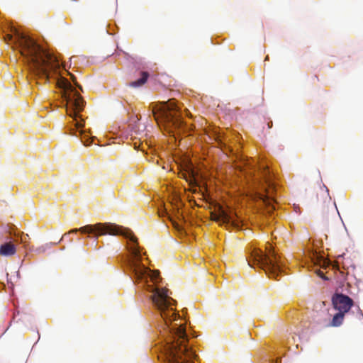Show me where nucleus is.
<instances>
[{"label": "nucleus", "mask_w": 363, "mask_h": 363, "mask_svg": "<svg viewBox=\"0 0 363 363\" xmlns=\"http://www.w3.org/2000/svg\"><path fill=\"white\" fill-rule=\"evenodd\" d=\"M150 298L154 307L160 313L162 320L163 335H166L164 352L167 363H194L196 355L188 342L185 328L181 323H177L179 318L174 310V301L169 296L168 289L152 287Z\"/></svg>", "instance_id": "nucleus-1"}, {"label": "nucleus", "mask_w": 363, "mask_h": 363, "mask_svg": "<svg viewBox=\"0 0 363 363\" xmlns=\"http://www.w3.org/2000/svg\"><path fill=\"white\" fill-rule=\"evenodd\" d=\"M4 40L12 42L18 50L30 71L40 78L49 79V69L60 67L57 58L45 50L35 40L26 34L14 30L13 35L6 34Z\"/></svg>", "instance_id": "nucleus-2"}, {"label": "nucleus", "mask_w": 363, "mask_h": 363, "mask_svg": "<svg viewBox=\"0 0 363 363\" xmlns=\"http://www.w3.org/2000/svg\"><path fill=\"white\" fill-rule=\"evenodd\" d=\"M78 231L82 233H94L96 237L95 240H96L99 236L107 234L112 235H121L124 236L129 240L128 250L134 257V259L130 262V267L134 273L135 278L137 279H147V277H150L149 274L150 270L139 262L140 252L138 247V239L130 229L124 228L111 223H99L95 225H86L80 228L72 229L67 233L64 234L60 240H62L67 234L75 233Z\"/></svg>", "instance_id": "nucleus-3"}, {"label": "nucleus", "mask_w": 363, "mask_h": 363, "mask_svg": "<svg viewBox=\"0 0 363 363\" xmlns=\"http://www.w3.org/2000/svg\"><path fill=\"white\" fill-rule=\"evenodd\" d=\"M57 86L62 90V97L66 101L65 108L67 114L75 121L76 128L84 126L82 120L77 121L81 117L80 112L83 111L85 101L76 89L65 78H61L57 81Z\"/></svg>", "instance_id": "nucleus-4"}, {"label": "nucleus", "mask_w": 363, "mask_h": 363, "mask_svg": "<svg viewBox=\"0 0 363 363\" xmlns=\"http://www.w3.org/2000/svg\"><path fill=\"white\" fill-rule=\"evenodd\" d=\"M266 250L264 252L257 248L251 250L250 256L247 258V264L251 267H260L269 276H277L281 268L280 257L270 245L267 247Z\"/></svg>", "instance_id": "nucleus-5"}, {"label": "nucleus", "mask_w": 363, "mask_h": 363, "mask_svg": "<svg viewBox=\"0 0 363 363\" xmlns=\"http://www.w3.org/2000/svg\"><path fill=\"white\" fill-rule=\"evenodd\" d=\"M153 116L159 125L165 128L179 129L183 125L179 108L174 99L157 104L152 109Z\"/></svg>", "instance_id": "nucleus-6"}, {"label": "nucleus", "mask_w": 363, "mask_h": 363, "mask_svg": "<svg viewBox=\"0 0 363 363\" xmlns=\"http://www.w3.org/2000/svg\"><path fill=\"white\" fill-rule=\"evenodd\" d=\"M211 220L219 223L220 225L231 226L235 229L240 230L242 228V221L235 215L232 216L228 213L222 206H218L217 211L211 212Z\"/></svg>", "instance_id": "nucleus-7"}, {"label": "nucleus", "mask_w": 363, "mask_h": 363, "mask_svg": "<svg viewBox=\"0 0 363 363\" xmlns=\"http://www.w3.org/2000/svg\"><path fill=\"white\" fill-rule=\"evenodd\" d=\"M262 176L266 186H262V191L257 190L255 193V197L257 200L262 201L267 206H272L274 199L272 193L274 191V184L271 182L269 177V170L267 168H264L262 170Z\"/></svg>", "instance_id": "nucleus-8"}, {"label": "nucleus", "mask_w": 363, "mask_h": 363, "mask_svg": "<svg viewBox=\"0 0 363 363\" xmlns=\"http://www.w3.org/2000/svg\"><path fill=\"white\" fill-rule=\"evenodd\" d=\"M332 303L335 310L347 313L353 306L354 301L346 295L335 293L332 297Z\"/></svg>", "instance_id": "nucleus-9"}, {"label": "nucleus", "mask_w": 363, "mask_h": 363, "mask_svg": "<svg viewBox=\"0 0 363 363\" xmlns=\"http://www.w3.org/2000/svg\"><path fill=\"white\" fill-rule=\"evenodd\" d=\"M16 252V246L11 242H6L0 245V256L10 257Z\"/></svg>", "instance_id": "nucleus-10"}, {"label": "nucleus", "mask_w": 363, "mask_h": 363, "mask_svg": "<svg viewBox=\"0 0 363 363\" xmlns=\"http://www.w3.org/2000/svg\"><path fill=\"white\" fill-rule=\"evenodd\" d=\"M345 313H343L342 312L338 311L337 313H335L332 320L328 323V327H339L340 326L344 320Z\"/></svg>", "instance_id": "nucleus-11"}, {"label": "nucleus", "mask_w": 363, "mask_h": 363, "mask_svg": "<svg viewBox=\"0 0 363 363\" xmlns=\"http://www.w3.org/2000/svg\"><path fill=\"white\" fill-rule=\"evenodd\" d=\"M140 74L141 77L139 79L132 82L129 84L130 86L135 88L139 87L147 82V78L149 77V74L147 72H142Z\"/></svg>", "instance_id": "nucleus-12"}, {"label": "nucleus", "mask_w": 363, "mask_h": 363, "mask_svg": "<svg viewBox=\"0 0 363 363\" xmlns=\"http://www.w3.org/2000/svg\"><path fill=\"white\" fill-rule=\"evenodd\" d=\"M184 177H185L186 180L187 182H189L190 184H194L196 182L192 171L191 172L188 173V177L186 175H185Z\"/></svg>", "instance_id": "nucleus-13"}, {"label": "nucleus", "mask_w": 363, "mask_h": 363, "mask_svg": "<svg viewBox=\"0 0 363 363\" xmlns=\"http://www.w3.org/2000/svg\"><path fill=\"white\" fill-rule=\"evenodd\" d=\"M84 135L83 131H82V130H80V131H79V135L81 136V140H82V142L84 143V145L85 146L90 145L91 142H90V143L89 142V139H85V137H84V138H83V137H82V135Z\"/></svg>", "instance_id": "nucleus-14"}, {"label": "nucleus", "mask_w": 363, "mask_h": 363, "mask_svg": "<svg viewBox=\"0 0 363 363\" xmlns=\"http://www.w3.org/2000/svg\"><path fill=\"white\" fill-rule=\"evenodd\" d=\"M36 251L39 253H43L45 251V246L39 247Z\"/></svg>", "instance_id": "nucleus-15"}, {"label": "nucleus", "mask_w": 363, "mask_h": 363, "mask_svg": "<svg viewBox=\"0 0 363 363\" xmlns=\"http://www.w3.org/2000/svg\"><path fill=\"white\" fill-rule=\"evenodd\" d=\"M319 276L321 277L323 279H326V278L323 276V273L322 272H319Z\"/></svg>", "instance_id": "nucleus-16"}, {"label": "nucleus", "mask_w": 363, "mask_h": 363, "mask_svg": "<svg viewBox=\"0 0 363 363\" xmlns=\"http://www.w3.org/2000/svg\"><path fill=\"white\" fill-rule=\"evenodd\" d=\"M69 74L71 76L72 79L74 82L75 77L73 74L69 73Z\"/></svg>", "instance_id": "nucleus-17"}, {"label": "nucleus", "mask_w": 363, "mask_h": 363, "mask_svg": "<svg viewBox=\"0 0 363 363\" xmlns=\"http://www.w3.org/2000/svg\"><path fill=\"white\" fill-rule=\"evenodd\" d=\"M74 84H75V85H76L77 87H79L81 90H82V86H81L80 85L77 84V83L76 82H74Z\"/></svg>", "instance_id": "nucleus-18"}, {"label": "nucleus", "mask_w": 363, "mask_h": 363, "mask_svg": "<svg viewBox=\"0 0 363 363\" xmlns=\"http://www.w3.org/2000/svg\"><path fill=\"white\" fill-rule=\"evenodd\" d=\"M70 134H71V135H74V136H76V137H78V135H77V133H72V132H71V133H70Z\"/></svg>", "instance_id": "nucleus-19"}, {"label": "nucleus", "mask_w": 363, "mask_h": 363, "mask_svg": "<svg viewBox=\"0 0 363 363\" xmlns=\"http://www.w3.org/2000/svg\"><path fill=\"white\" fill-rule=\"evenodd\" d=\"M359 315H360V317H362L363 318V313H362L361 311H359Z\"/></svg>", "instance_id": "nucleus-20"}, {"label": "nucleus", "mask_w": 363, "mask_h": 363, "mask_svg": "<svg viewBox=\"0 0 363 363\" xmlns=\"http://www.w3.org/2000/svg\"><path fill=\"white\" fill-rule=\"evenodd\" d=\"M150 278H151V279L155 280L156 279V277L151 276Z\"/></svg>", "instance_id": "nucleus-21"}, {"label": "nucleus", "mask_w": 363, "mask_h": 363, "mask_svg": "<svg viewBox=\"0 0 363 363\" xmlns=\"http://www.w3.org/2000/svg\"><path fill=\"white\" fill-rule=\"evenodd\" d=\"M165 213L163 211L161 214H160V216H163Z\"/></svg>", "instance_id": "nucleus-22"}]
</instances>
